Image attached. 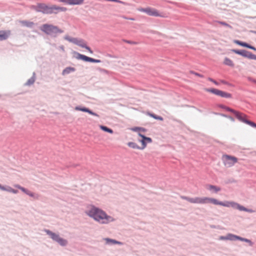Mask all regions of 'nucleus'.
Returning a JSON list of instances; mask_svg holds the SVG:
<instances>
[{
  "label": "nucleus",
  "mask_w": 256,
  "mask_h": 256,
  "mask_svg": "<svg viewBox=\"0 0 256 256\" xmlns=\"http://www.w3.org/2000/svg\"><path fill=\"white\" fill-rule=\"evenodd\" d=\"M46 232L50 236L51 238L57 242L58 243H59L62 246H65L67 244V242L66 240L60 238L58 235L56 234L55 233H54L52 232H50L49 230H46Z\"/></svg>",
  "instance_id": "obj_7"
},
{
  "label": "nucleus",
  "mask_w": 256,
  "mask_h": 256,
  "mask_svg": "<svg viewBox=\"0 0 256 256\" xmlns=\"http://www.w3.org/2000/svg\"><path fill=\"white\" fill-rule=\"evenodd\" d=\"M194 74L196 75V76H200V77H202V76L199 74H198V73H194Z\"/></svg>",
  "instance_id": "obj_45"
},
{
  "label": "nucleus",
  "mask_w": 256,
  "mask_h": 256,
  "mask_svg": "<svg viewBox=\"0 0 256 256\" xmlns=\"http://www.w3.org/2000/svg\"><path fill=\"white\" fill-rule=\"evenodd\" d=\"M85 212L88 216L102 224H107L114 220L112 217L108 215L104 210L92 205L88 206Z\"/></svg>",
  "instance_id": "obj_2"
},
{
  "label": "nucleus",
  "mask_w": 256,
  "mask_h": 256,
  "mask_svg": "<svg viewBox=\"0 0 256 256\" xmlns=\"http://www.w3.org/2000/svg\"><path fill=\"white\" fill-rule=\"evenodd\" d=\"M60 49H61L62 50H63V51L64 50V46H61L60 47Z\"/></svg>",
  "instance_id": "obj_46"
},
{
  "label": "nucleus",
  "mask_w": 256,
  "mask_h": 256,
  "mask_svg": "<svg viewBox=\"0 0 256 256\" xmlns=\"http://www.w3.org/2000/svg\"><path fill=\"white\" fill-rule=\"evenodd\" d=\"M138 10L140 12H146V8H138Z\"/></svg>",
  "instance_id": "obj_38"
},
{
  "label": "nucleus",
  "mask_w": 256,
  "mask_h": 256,
  "mask_svg": "<svg viewBox=\"0 0 256 256\" xmlns=\"http://www.w3.org/2000/svg\"><path fill=\"white\" fill-rule=\"evenodd\" d=\"M122 18L124 19H128V20H134V19L133 18H127L126 17L124 16H123Z\"/></svg>",
  "instance_id": "obj_41"
},
{
  "label": "nucleus",
  "mask_w": 256,
  "mask_h": 256,
  "mask_svg": "<svg viewBox=\"0 0 256 256\" xmlns=\"http://www.w3.org/2000/svg\"><path fill=\"white\" fill-rule=\"evenodd\" d=\"M84 0H58L60 2L70 5L80 4L83 2Z\"/></svg>",
  "instance_id": "obj_8"
},
{
  "label": "nucleus",
  "mask_w": 256,
  "mask_h": 256,
  "mask_svg": "<svg viewBox=\"0 0 256 256\" xmlns=\"http://www.w3.org/2000/svg\"><path fill=\"white\" fill-rule=\"evenodd\" d=\"M217 22L222 26H227L230 28H232V27L230 24H228L227 23L224 22H220V21H218Z\"/></svg>",
  "instance_id": "obj_32"
},
{
  "label": "nucleus",
  "mask_w": 256,
  "mask_h": 256,
  "mask_svg": "<svg viewBox=\"0 0 256 256\" xmlns=\"http://www.w3.org/2000/svg\"><path fill=\"white\" fill-rule=\"evenodd\" d=\"M12 189L13 188H12L11 187L8 186L7 188H6V190H5V191H8L12 192Z\"/></svg>",
  "instance_id": "obj_37"
},
{
  "label": "nucleus",
  "mask_w": 256,
  "mask_h": 256,
  "mask_svg": "<svg viewBox=\"0 0 256 256\" xmlns=\"http://www.w3.org/2000/svg\"><path fill=\"white\" fill-rule=\"evenodd\" d=\"M236 239L240 240H242V241H244V242H247L249 243L250 245H252V242L250 240H248V239L242 238H241V237H240V236L236 237Z\"/></svg>",
  "instance_id": "obj_29"
},
{
  "label": "nucleus",
  "mask_w": 256,
  "mask_h": 256,
  "mask_svg": "<svg viewBox=\"0 0 256 256\" xmlns=\"http://www.w3.org/2000/svg\"><path fill=\"white\" fill-rule=\"evenodd\" d=\"M40 30L47 34H52L63 32V30L58 26L50 24H44L40 26Z\"/></svg>",
  "instance_id": "obj_4"
},
{
  "label": "nucleus",
  "mask_w": 256,
  "mask_h": 256,
  "mask_svg": "<svg viewBox=\"0 0 256 256\" xmlns=\"http://www.w3.org/2000/svg\"><path fill=\"white\" fill-rule=\"evenodd\" d=\"M14 186L16 188H18V189L20 190L22 192H24L25 194H26L28 195L29 196H30L31 197H34V198H38V195H35L34 193L28 191V190H27L26 189L24 188L23 187H22L20 185L16 184V185H14Z\"/></svg>",
  "instance_id": "obj_10"
},
{
  "label": "nucleus",
  "mask_w": 256,
  "mask_h": 256,
  "mask_svg": "<svg viewBox=\"0 0 256 256\" xmlns=\"http://www.w3.org/2000/svg\"><path fill=\"white\" fill-rule=\"evenodd\" d=\"M78 56L77 58H78L81 59L86 62H88L89 57L86 56L84 55H83V54H78Z\"/></svg>",
  "instance_id": "obj_23"
},
{
  "label": "nucleus",
  "mask_w": 256,
  "mask_h": 256,
  "mask_svg": "<svg viewBox=\"0 0 256 256\" xmlns=\"http://www.w3.org/2000/svg\"><path fill=\"white\" fill-rule=\"evenodd\" d=\"M147 114L150 116V117L154 118V119L158 120H163V118L162 116L155 115L154 114H151L150 112H147Z\"/></svg>",
  "instance_id": "obj_21"
},
{
  "label": "nucleus",
  "mask_w": 256,
  "mask_h": 256,
  "mask_svg": "<svg viewBox=\"0 0 256 256\" xmlns=\"http://www.w3.org/2000/svg\"><path fill=\"white\" fill-rule=\"evenodd\" d=\"M207 92H212L216 95L219 96L220 93V90L216 88L207 89Z\"/></svg>",
  "instance_id": "obj_18"
},
{
  "label": "nucleus",
  "mask_w": 256,
  "mask_h": 256,
  "mask_svg": "<svg viewBox=\"0 0 256 256\" xmlns=\"http://www.w3.org/2000/svg\"><path fill=\"white\" fill-rule=\"evenodd\" d=\"M222 160L224 166L228 168L232 166L238 162V158L236 157L228 154L223 155Z\"/></svg>",
  "instance_id": "obj_6"
},
{
  "label": "nucleus",
  "mask_w": 256,
  "mask_h": 256,
  "mask_svg": "<svg viewBox=\"0 0 256 256\" xmlns=\"http://www.w3.org/2000/svg\"><path fill=\"white\" fill-rule=\"evenodd\" d=\"M234 52L236 54H238L241 55L242 56H244V57H246L247 54H248V52H247V51H246L245 50H234Z\"/></svg>",
  "instance_id": "obj_17"
},
{
  "label": "nucleus",
  "mask_w": 256,
  "mask_h": 256,
  "mask_svg": "<svg viewBox=\"0 0 256 256\" xmlns=\"http://www.w3.org/2000/svg\"><path fill=\"white\" fill-rule=\"evenodd\" d=\"M224 63L225 64L230 66H234V63L232 60L228 58H226L224 59Z\"/></svg>",
  "instance_id": "obj_24"
},
{
  "label": "nucleus",
  "mask_w": 256,
  "mask_h": 256,
  "mask_svg": "<svg viewBox=\"0 0 256 256\" xmlns=\"http://www.w3.org/2000/svg\"><path fill=\"white\" fill-rule=\"evenodd\" d=\"M253 82L256 83V80H254Z\"/></svg>",
  "instance_id": "obj_48"
},
{
  "label": "nucleus",
  "mask_w": 256,
  "mask_h": 256,
  "mask_svg": "<svg viewBox=\"0 0 256 256\" xmlns=\"http://www.w3.org/2000/svg\"><path fill=\"white\" fill-rule=\"evenodd\" d=\"M139 136L142 138H144L146 140V144L147 143H150L152 142V140L150 138H148L145 136H144L142 134H138Z\"/></svg>",
  "instance_id": "obj_28"
},
{
  "label": "nucleus",
  "mask_w": 256,
  "mask_h": 256,
  "mask_svg": "<svg viewBox=\"0 0 256 256\" xmlns=\"http://www.w3.org/2000/svg\"><path fill=\"white\" fill-rule=\"evenodd\" d=\"M34 82V78H30V79L27 82H26V85L30 86Z\"/></svg>",
  "instance_id": "obj_36"
},
{
  "label": "nucleus",
  "mask_w": 256,
  "mask_h": 256,
  "mask_svg": "<svg viewBox=\"0 0 256 256\" xmlns=\"http://www.w3.org/2000/svg\"><path fill=\"white\" fill-rule=\"evenodd\" d=\"M236 237H238V236H235L232 234H229L226 236V239L233 240L234 239H236Z\"/></svg>",
  "instance_id": "obj_31"
},
{
  "label": "nucleus",
  "mask_w": 256,
  "mask_h": 256,
  "mask_svg": "<svg viewBox=\"0 0 256 256\" xmlns=\"http://www.w3.org/2000/svg\"><path fill=\"white\" fill-rule=\"evenodd\" d=\"M219 107L222 108H223L224 110H226V111H228V112H233L234 110V109H232L229 107H228V106H226L224 105H222V104H220L219 106Z\"/></svg>",
  "instance_id": "obj_25"
},
{
  "label": "nucleus",
  "mask_w": 256,
  "mask_h": 256,
  "mask_svg": "<svg viewBox=\"0 0 256 256\" xmlns=\"http://www.w3.org/2000/svg\"><path fill=\"white\" fill-rule=\"evenodd\" d=\"M248 48H249L250 49H252V50H254L255 51L256 50V48L252 46H251L250 45L248 46Z\"/></svg>",
  "instance_id": "obj_39"
},
{
  "label": "nucleus",
  "mask_w": 256,
  "mask_h": 256,
  "mask_svg": "<svg viewBox=\"0 0 256 256\" xmlns=\"http://www.w3.org/2000/svg\"><path fill=\"white\" fill-rule=\"evenodd\" d=\"M75 70V68L72 67H68L64 69L62 71V74L66 75L70 74L71 72H73Z\"/></svg>",
  "instance_id": "obj_16"
},
{
  "label": "nucleus",
  "mask_w": 256,
  "mask_h": 256,
  "mask_svg": "<svg viewBox=\"0 0 256 256\" xmlns=\"http://www.w3.org/2000/svg\"><path fill=\"white\" fill-rule=\"evenodd\" d=\"M75 110H80V111H82V112H88V114H92V115H93V116H98V115L92 112V110H90L88 108H81L80 107H78V106H76L75 108Z\"/></svg>",
  "instance_id": "obj_13"
},
{
  "label": "nucleus",
  "mask_w": 256,
  "mask_h": 256,
  "mask_svg": "<svg viewBox=\"0 0 256 256\" xmlns=\"http://www.w3.org/2000/svg\"><path fill=\"white\" fill-rule=\"evenodd\" d=\"M146 140L144 138H142L140 142H142V146L140 148L141 149H144L146 147Z\"/></svg>",
  "instance_id": "obj_34"
},
{
  "label": "nucleus",
  "mask_w": 256,
  "mask_h": 256,
  "mask_svg": "<svg viewBox=\"0 0 256 256\" xmlns=\"http://www.w3.org/2000/svg\"><path fill=\"white\" fill-rule=\"evenodd\" d=\"M88 62H92L98 63V62H100V60H96V59H94V58H91L89 57Z\"/></svg>",
  "instance_id": "obj_33"
},
{
  "label": "nucleus",
  "mask_w": 256,
  "mask_h": 256,
  "mask_svg": "<svg viewBox=\"0 0 256 256\" xmlns=\"http://www.w3.org/2000/svg\"><path fill=\"white\" fill-rule=\"evenodd\" d=\"M206 188L207 190L215 193H217L218 192H220L221 190L220 187L212 184L206 185Z\"/></svg>",
  "instance_id": "obj_12"
},
{
  "label": "nucleus",
  "mask_w": 256,
  "mask_h": 256,
  "mask_svg": "<svg viewBox=\"0 0 256 256\" xmlns=\"http://www.w3.org/2000/svg\"><path fill=\"white\" fill-rule=\"evenodd\" d=\"M232 113L235 115L236 118L239 120H240L244 123H246L253 128H256V124L252 121L248 120L247 119L248 116L245 114L242 113L240 112H239L238 111L235 110H234V111Z\"/></svg>",
  "instance_id": "obj_5"
},
{
  "label": "nucleus",
  "mask_w": 256,
  "mask_h": 256,
  "mask_svg": "<svg viewBox=\"0 0 256 256\" xmlns=\"http://www.w3.org/2000/svg\"><path fill=\"white\" fill-rule=\"evenodd\" d=\"M0 189L2 190H6V188L5 187H4V186H2V185L0 184Z\"/></svg>",
  "instance_id": "obj_40"
},
{
  "label": "nucleus",
  "mask_w": 256,
  "mask_h": 256,
  "mask_svg": "<svg viewBox=\"0 0 256 256\" xmlns=\"http://www.w3.org/2000/svg\"><path fill=\"white\" fill-rule=\"evenodd\" d=\"M210 81L212 82H214V84H218V83L215 81L214 80L212 79V78H209L208 79Z\"/></svg>",
  "instance_id": "obj_42"
},
{
  "label": "nucleus",
  "mask_w": 256,
  "mask_h": 256,
  "mask_svg": "<svg viewBox=\"0 0 256 256\" xmlns=\"http://www.w3.org/2000/svg\"><path fill=\"white\" fill-rule=\"evenodd\" d=\"M64 38H65V40L69 41L70 42H72L74 44H78L77 38H70L68 36H65Z\"/></svg>",
  "instance_id": "obj_19"
},
{
  "label": "nucleus",
  "mask_w": 256,
  "mask_h": 256,
  "mask_svg": "<svg viewBox=\"0 0 256 256\" xmlns=\"http://www.w3.org/2000/svg\"><path fill=\"white\" fill-rule=\"evenodd\" d=\"M246 58H248L250 59L256 60V55L252 54L250 52H248Z\"/></svg>",
  "instance_id": "obj_30"
},
{
  "label": "nucleus",
  "mask_w": 256,
  "mask_h": 256,
  "mask_svg": "<svg viewBox=\"0 0 256 256\" xmlns=\"http://www.w3.org/2000/svg\"><path fill=\"white\" fill-rule=\"evenodd\" d=\"M128 146L132 148H133L140 149V148L134 142H129L128 144Z\"/></svg>",
  "instance_id": "obj_27"
},
{
  "label": "nucleus",
  "mask_w": 256,
  "mask_h": 256,
  "mask_svg": "<svg viewBox=\"0 0 256 256\" xmlns=\"http://www.w3.org/2000/svg\"><path fill=\"white\" fill-rule=\"evenodd\" d=\"M78 44H76L77 45H78L82 48H84L86 49L90 54H92V50L90 48V47L86 46V45L83 42L82 40H78Z\"/></svg>",
  "instance_id": "obj_15"
},
{
  "label": "nucleus",
  "mask_w": 256,
  "mask_h": 256,
  "mask_svg": "<svg viewBox=\"0 0 256 256\" xmlns=\"http://www.w3.org/2000/svg\"><path fill=\"white\" fill-rule=\"evenodd\" d=\"M37 11L45 14H57L60 12H66L67 8L56 5L49 6L44 4H38L37 6Z\"/></svg>",
  "instance_id": "obj_3"
},
{
  "label": "nucleus",
  "mask_w": 256,
  "mask_h": 256,
  "mask_svg": "<svg viewBox=\"0 0 256 256\" xmlns=\"http://www.w3.org/2000/svg\"><path fill=\"white\" fill-rule=\"evenodd\" d=\"M219 96L223 98H231L232 95L229 93L220 90V94Z\"/></svg>",
  "instance_id": "obj_22"
},
{
  "label": "nucleus",
  "mask_w": 256,
  "mask_h": 256,
  "mask_svg": "<svg viewBox=\"0 0 256 256\" xmlns=\"http://www.w3.org/2000/svg\"><path fill=\"white\" fill-rule=\"evenodd\" d=\"M100 128L101 130H104V132H109L110 134H112L113 133V130L112 129L109 128H108V127H106V126H100Z\"/></svg>",
  "instance_id": "obj_20"
},
{
  "label": "nucleus",
  "mask_w": 256,
  "mask_h": 256,
  "mask_svg": "<svg viewBox=\"0 0 256 256\" xmlns=\"http://www.w3.org/2000/svg\"><path fill=\"white\" fill-rule=\"evenodd\" d=\"M220 240H227V239H226V237H224V236H220Z\"/></svg>",
  "instance_id": "obj_44"
},
{
  "label": "nucleus",
  "mask_w": 256,
  "mask_h": 256,
  "mask_svg": "<svg viewBox=\"0 0 256 256\" xmlns=\"http://www.w3.org/2000/svg\"><path fill=\"white\" fill-rule=\"evenodd\" d=\"M12 192L14 194H16L18 192V190L12 189Z\"/></svg>",
  "instance_id": "obj_43"
},
{
  "label": "nucleus",
  "mask_w": 256,
  "mask_h": 256,
  "mask_svg": "<svg viewBox=\"0 0 256 256\" xmlns=\"http://www.w3.org/2000/svg\"><path fill=\"white\" fill-rule=\"evenodd\" d=\"M138 130H140V128H136L135 129H134V130H138Z\"/></svg>",
  "instance_id": "obj_47"
},
{
  "label": "nucleus",
  "mask_w": 256,
  "mask_h": 256,
  "mask_svg": "<svg viewBox=\"0 0 256 256\" xmlns=\"http://www.w3.org/2000/svg\"><path fill=\"white\" fill-rule=\"evenodd\" d=\"M22 26L28 28H32L34 26V23L28 20H21L20 22Z\"/></svg>",
  "instance_id": "obj_14"
},
{
  "label": "nucleus",
  "mask_w": 256,
  "mask_h": 256,
  "mask_svg": "<svg viewBox=\"0 0 256 256\" xmlns=\"http://www.w3.org/2000/svg\"><path fill=\"white\" fill-rule=\"evenodd\" d=\"M106 240L107 242H111L112 243V244H121V242H117L115 240H111V239H108V238H106Z\"/></svg>",
  "instance_id": "obj_35"
},
{
  "label": "nucleus",
  "mask_w": 256,
  "mask_h": 256,
  "mask_svg": "<svg viewBox=\"0 0 256 256\" xmlns=\"http://www.w3.org/2000/svg\"><path fill=\"white\" fill-rule=\"evenodd\" d=\"M10 35V31L8 30H0V41L6 40Z\"/></svg>",
  "instance_id": "obj_11"
},
{
  "label": "nucleus",
  "mask_w": 256,
  "mask_h": 256,
  "mask_svg": "<svg viewBox=\"0 0 256 256\" xmlns=\"http://www.w3.org/2000/svg\"><path fill=\"white\" fill-rule=\"evenodd\" d=\"M182 198L192 204H205L208 203H212L215 205H220L228 208L232 207L234 208L238 209L240 211H245L250 212H252V210H248L244 207L243 206L234 202L226 201L224 202H222L218 201L216 198L208 197L188 198L184 196Z\"/></svg>",
  "instance_id": "obj_1"
},
{
  "label": "nucleus",
  "mask_w": 256,
  "mask_h": 256,
  "mask_svg": "<svg viewBox=\"0 0 256 256\" xmlns=\"http://www.w3.org/2000/svg\"><path fill=\"white\" fill-rule=\"evenodd\" d=\"M146 13L148 15L151 16H161V14L158 12L153 8H146Z\"/></svg>",
  "instance_id": "obj_9"
},
{
  "label": "nucleus",
  "mask_w": 256,
  "mask_h": 256,
  "mask_svg": "<svg viewBox=\"0 0 256 256\" xmlns=\"http://www.w3.org/2000/svg\"><path fill=\"white\" fill-rule=\"evenodd\" d=\"M234 42L240 46H244V47H246V48H248V46H249L248 44L246 43V42H240V41H239V40H235L234 41Z\"/></svg>",
  "instance_id": "obj_26"
}]
</instances>
